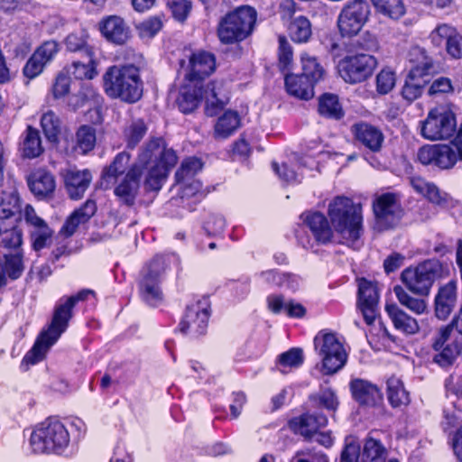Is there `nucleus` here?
<instances>
[{
	"label": "nucleus",
	"instance_id": "f257e3e1",
	"mask_svg": "<svg viewBox=\"0 0 462 462\" xmlns=\"http://www.w3.org/2000/svg\"><path fill=\"white\" fill-rule=\"evenodd\" d=\"M175 151L167 148L163 139L153 138L143 148L137 162L116 187V196L125 205L134 203L143 169H148L144 185L150 190H159L165 181L169 171L177 163Z\"/></svg>",
	"mask_w": 462,
	"mask_h": 462
},
{
	"label": "nucleus",
	"instance_id": "f03ea898",
	"mask_svg": "<svg viewBox=\"0 0 462 462\" xmlns=\"http://www.w3.org/2000/svg\"><path fill=\"white\" fill-rule=\"evenodd\" d=\"M328 215L331 226L341 243L351 247L358 245L363 234V217L360 204L346 197H336L328 205Z\"/></svg>",
	"mask_w": 462,
	"mask_h": 462
},
{
	"label": "nucleus",
	"instance_id": "7ed1b4c3",
	"mask_svg": "<svg viewBox=\"0 0 462 462\" xmlns=\"http://www.w3.org/2000/svg\"><path fill=\"white\" fill-rule=\"evenodd\" d=\"M103 88L111 98L137 102L143 95L139 69L134 65L109 67L103 75Z\"/></svg>",
	"mask_w": 462,
	"mask_h": 462
},
{
	"label": "nucleus",
	"instance_id": "20e7f679",
	"mask_svg": "<svg viewBox=\"0 0 462 462\" xmlns=\"http://www.w3.org/2000/svg\"><path fill=\"white\" fill-rule=\"evenodd\" d=\"M73 308L74 305L66 297L59 300L48 328L40 334L32 348L24 356L27 363L34 365L44 358L49 348L67 329L69 321L72 318Z\"/></svg>",
	"mask_w": 462,
	"mask_h": 462
},
{
	"label": "nucleus",
	"instance_id": "39448f33",
	"mask_svg": "<svg viewBox=\"0 0 462 462\" xmlns=\"http://www.w3.org/2000/svg\"><path fill=\"white\" fill-rule=\"evenodd\" d=\"M69 441L67 428L54 418H48L38 423L29 439L32 452L37 454H60L68 448Z\"/></svg>",
	"mask_w": 462,
	"mask_h": 462
},
{
	"label": "nucleus",
	"instance_id": "423d86ee",
	"mask_svg": "<svg viewBox=\"0 0 462 462\" xmlns=\"http://www.w3.org/2000/svg\"><path fill=\"white\" fill-rule=\"evenodd\" d=\"M257 12L250 5H241L227 13L219 22L217 36L224 44L242 42L252 34Z\"/></svg>",
	"mask_w": 462,
	"mask_h": 462
},
{
	"label": "nucleus",
	"instance_id": "0eeeda50",
	"mask_svg": "<svg viewBox=\"0 0 462 462\" xmlns=\"http://www.w3.org/2000/svg\"><path fill=\"white\" fill-rule=\"evenodd\" d=\"M222 87V82L212 81L207 85L204 90L199 88L193 92H182L178 98L180 110L184 114L191 113L198 107L200 99L205 98L207 115L215 116L217 110L223 108L228 101V97Z\"/></svg>",
	"mask_w": 462,
	"mask_h": 462
},
{
	"label": "nucleus",
	"instance_id": "6e6552de",
	"mask_svg": "<svg viewBox=\"0 0 462 462\" xmlns=\"http://www.w3.org/2000/svg\"><path fill=\"white\" fill-rule=\"evenodd\" d=\"M411 56L414 65L410 69L402 90L403 98L408 101H413L421 95L434 69L433 60L426 54L425 50L419 47L413 48Z\"/></svg>",
	"mask_w": 462,
	"mask_h": 462
},
{
	"label": "nucleus",
	"instance_id": "1a4fd4ad",
	"mask_svg": "<svg viewBox=\"0 0 462 462\" xmlns=\"http://www.w3.org/2000/svg\"><path fill=\"white\" fill-rule=\"evenodd\" d=\"M314 346L321 358L324 374H333L346 365V352L334 333H319L314 338Z\"/></svg>",
	"mask_w": 462,
	"mask_h": 462
},
{
	"label": "nucleus",
	"instance_id": "9d476101",
	"mask_svg": "<svg viewBox=\"0 0 462 462\" xmlns=\"http://www.w3.org/2000/svg\"><path fill=\"white\" fill-rule=\"evenodd\" d=\"M371 7L366 0H350L341 9L337 17V27L341 36L356 35L368 22Z\"/></svg>",
	"mask_w": 462,
	"mask_h": 462
},
{
	"label": "nucleus",
	"instance_id": "9b49d317",
	"mask_svg": "<svg viewBox=\"0 0 462 462\" xmlns=\"http://www.w3.org/2000/svg\"><path fill=\"white\" fill-rule=\"evenodd\" d=\"M456 118L452 111L439 106L431 109L420 122V134L428 140H443L451 137L456 130Z\"/></svg>",
	"mask_w": 462,
	"mask_h": 462
},
{
	"label": "nucleus",
	"instance_id": "f8f14e48",
	"mask_svg": "<svg viewBox=\"0 0 462 462\" xmlns=\"http://www.w3.org/2000/svg\"><path fill=\"white\" fill-rule=\"evenodd\" d=\"M373 211L375 226L379 230L393 228L403 216L400 198L392 192L377 196L373 201Z\"/></svg>",
	"mask_w": 462,
	"mask_h": 462
},
{
	"label": "nucleus",
	"instance_id": "ddd939ff",
	"mask_svg": "<svg viewBox=\"0 0 462 462\" xmlns=\"http://www.w3.org/2000/svg\"><path fill=\"white\" fill-rule=\"evenodd\" d=\"M377 66L376 59L366 53L349 55L338 62L340 77L349 84H356L370 78Z\"/></svg>",
	"mask_w": 462,
	"mask_h": 462
},
{
	"label": "nucleus",
	"instance_id": "4468645a",
	"mask_svg": "<svg viewBox=\"0 0 462 462\" xmlns=\"http://www.w3.org/2000/svg\"><path fill=\"white\" fill-rule=\"evenodd\" d=\"M166 269V258L156 256L143 271L140 293L143 300L150 305H156L162 299L160 282Z\"/></svg>",
	"mask_w": 462,
	"mask_h": 462
},
{
	"label": "nucleus",
	"instance_id": "2eb2a0df",
	"mask_svg": "<svg viewBox=\"0 0 462 462\" xmlns=\"http://www.w3.org/2000/svg\"><path fill=\"white\" fill-rule=\"evenodd\" d=\"M418 160L424 165H434L439 169L452 168L462 161V148L455 143L424 145L417 154Z\"/></svg>",
	"mask_w": 462,
	"mask_h": 462
},
{
	"label": "nucleus",
	"instance_id": "dca6fc26",
	"mask_svg": "<svg viewBox=\"0 0 462 462\" xmlns=\"http://www.w3.org/2000/svg\"><path fill=\"white\" fill-rule=\"evenodd\" d=\"M387 450L374 438L366 439L363 451L360 445L354 439H346L344 449L341 452L340 462H385Z\"/></svg>",
	"mask_w": 462,
	"mask_h": 462
},
{
	"label": "nucleus",
	"instance_id": "f3484780",
	"mask_svg": "<svg viewBox=\"0 0 462 462\" xmlns=\"http://www.w3.org/2000/svg\"><path fill=\"white\" fill-rule=\"evenodd\" d=\"M439 265L430 261L424 262L414 268L405 269L401 279L405 286L418 295H428L437 277Z\"/></svg>",
	"mask_w": 462,
	"mask_h": 462
},
{
	"label": "nucleus",
	"instance_id": "a211bd4d",
	"mask_svg": "<svg viewBox=\"0 0 462 462\" xmlns=\"http://www.w3.org/2000/svg\"><path fill=\"white\" fill-rule=\"evenodd\" d=\"M209 318V303L207 299L189 304L182 320L180 323V330L184 334L192 336L203 335L208 327Z\"/></svg>",
	"mask_w": 462,
	"mask_h": 462
},
{
	"label": "nucleus",
	"instance_id": "6ab92c4d",
	"mask_svg": "<svg viewBox=\"0 0 462 462\" xmlns=\"http://www.w3.org/2000/svg\"><path fill=\"white\" fill-rule=\"evenodd\" d=\"M379 293L375 283L360 279L358 282L357 307L367 325H372L376 318Z\"/></svg>",
	"mask_w": 462,
	"mask_h": 462
},
{
	"label": "nucleus",
	"instance_id": "aec40b11",
	"mask_svg": "<svg viewBox=\"0 0 462 462\" xmlns=\"http://www.w3.org/2000/svg\"><path fill=\"white\" fill-rule=\"evenodd\" d=\"M349 386L353 398L362 406L374 407L383 401L381 390L367 380L353 379Z\"/></svg>",
	"mask_w": 462,
	"mask_h": 462
},
{
	"label": "nucleus",
	"instance_id": "412c9836",
	"mask_svg": "<svg viewBox=\"0 0 462 462\" xmlns=\"http://www.w3.org/2000/svg\"><path fill=\"white\" fill-rule=\"evenodd\" d=\"M216 68L215 56L207 51L193 53L189 59V71L186 79L190 82H198L209 76Z\"/></svg>",
	"mask_w": 462,
	"mask_h": 462
},
{
	"label": "nucleus",
	"instance_id": "4be33fe9",
	"mask_svg": "<svg viewBox=\"0 0 462 462\" xmlns=\"http://www.w3.org/2000/svg\"><path fill=\"white\" fill-rule=\"evenodd\" d=\"M352 133L356 140L371 152H377L381 150L384 136L379 128L360 122L352 126Z\"/></svg>",
	"mask_w": 462,
	"mask_h": 462
},
{
	"label": "nucleus",
	"instance_id": "5701e85b",
	"mask_svg": "<svg viewBox=\"0 0 462 462\" xmlns=\"http://www.w3.org/2000/svg\"><path fill=\"white\" fill-rule=\"evenodd\" d=\"M300 217L318 243L328 244L331 241L333 229L325 215L320 212H306Z\"/></svg>",
	"mask_w": 462,
	"mask_h": 462
},
{
	"label": "nucleus",
	"instance_id": "b1692460",
	"mask_svg": "<svg viewBox=\"0 0 462 462\" xmlns=\"http://www.w3.org/2000/svg\"><path fill=\"white\" fill-rule=\"evenodd\" d=\"M457 302V285L451 281L440 287L435 297V315L440 320L447 319Z\"/></svg>",
	"mask_w": 462,
	"mask_h": 462
},
{
	"label": "nucleus",
	"instance_id": "393cba45",
	"mask_svg": "<svg viewBox=\"0 0 462 462\" xmlns=\"http://www.w3.org/2000/svg\"><path fill=\"white\" fill-rule=\"evenodd\" d=\"M328 419L322 414H303L290 421L291 429L306 439H312L319 428L325 427Z\"/></svg>",
	"mask_w": 462,
	"mask_h": 462
},
{
	"label": "nucleus",
	"instance_id": "a878e982",
	"mask_svg": "<svg viewBox=\"0 0 462 462\" xmlns=\"http://www.w3.org/2000/svg\"><path fill=\"white\" fill-rule=\"evenodd\" d=\"M103 36L116 44H124L129 38L130 32L124 20L116 15L103 20L100 24Z\"/></svg>",
	"mask_w": 462,
	"mask_h": 462
},
{
	"label": "nucleus",
	"instance_id": "bb28decb",
	"mask_svg": "<svg viewBox=\"0 0 462 462\" xmlns=\"http://www.w3.org/2000/svg\"><path fill=\"white\" fill-rule=\"evenodd\" d=\"M92 180L88 170H69L65 175V185L72 199H79L84 195Z\"/></svg>",
	"mask_w": 462,
	"mask_h": 462
},
{
	"label": "nucleus",
	"instance_id": "cd10ccee",
	"mask_svg": "<svg viewBox=\"0 0 462 462\" xmlns=\"http://www.w3.org/2000/svg\"><path fill=\"white\" fill-rule=\"evenodd\" d=\"M97 205L92 199H88L84 205L76 209L66 220L60 229L65 236H71L80 224L87 223L96 213Z\"/></svg>",
	"mask_w": 462,
	"mask_h": 462
},
{
	"label": "nucleus",
	"instance_id": "c85d7f7f",
	"mask_svg": "<svg viewBox=\"0 0 462 462\" xmlns=\"http://www.w3.org/2000/svg\"><path fill=\"white\" fill-rule=\"evenodd\" d=\"M394 328L404 335H414L419 332L420 326L416 319L408 315L395 304L385 306Z\"/></svg>",
	"mask_w": 462,
	"mask_h": 462
},
{
	"label": "nucleus",
	"instance_id": "c756f323",
	"mask_svg": "<svg viewBox=\"0 0 462 462\" xmlns=\"http://www.w3.org/2000/svg\"><path fill=\"white\" fill-rule=\"evenodd\" d=\"M28 185L31 191L41 199L51 195L56 186L53 175L42 169L33 171L29 176Z\"/></svg>",
	"mask_w": 462,
	"mask_h": 462
},
{
	"label": "nucleus",
	"instance_id": "7c9ffc66",
	"mask_svg": "<svg viewBox=\"0 0 462 462\" xmlns=\"http://www.w3.org/2000/svg\"><path fill=\"white\" fill-rule=\"evenodd\" d=\"M287 92L300 99H310L314 96L315 82L305 76L289 74L285 76Z\"/></svg>",
	"mask_w": 462,
	"mask_h": 462
},
{
	"label": "nucleus",
	"instance_id": "2f4dec72",
	"mask_svg": "<svg viewBox=\"0 0 462 462\" xmlns=\"http://www.w3.org/2000/svg\"><path fill=\"white\" fill-rule=\"evenodd\" d=\"M21 213V201L15 191L0 193V225H7L16 220Z\"/></svg>",
	"mask_w": 462,
	"mask_h": 462
},
{
	"label": "nucleus",
	"instance_id": "473e14b6",
	"mask_svg": "<svg viewBox=\"0 0 462 462\" xmlns=\"http://www.w3.org/2000/svg\"><path fill=\"white\" fill-rule=\"evenodd\" d=\"M130 161V156L126 152L118 153L113 162L102 172L101 186L107 189L114 185L117 178L125 172Z\"/></svg>",
	"mask_w": 462,
	"mask_h": 462
},
{
	"label": "nucleus",
	"instance_id": "72a5a7b5",
	"mask_svg": "<svg viewBox=\"0 0 462 462\" xmlns=\"http://www.w3.org/2000/svg\"><path fill=\"white\" fill-rule=\"evenodd\" d=\"M306 165L304 158H297L294 156L288 162H283L281 166L273 162V169L279 178L288 183H296L300 181L301 172L299 170L301 166Z\"/></svg>",
	"mask_w": 462,
	"mask_h": 462
},
{
	"label": "nucleus",
	"instance_id": "f704fd0d",
	"mask_svg": "<svg viewBox=\"0 0 462 462\" xmlns=\"http://www.w3.org/2000/svg\"><path fill=\"white\" fill-rule=\"evenodd\" d=\"M23 233L15 222L0 225V247L10 251H21Z\"/></svg>",
	"mask_w": 462,
	"mask_h": 462
},
{
	"label": "nucleus",
	"instance_id": "c9c22d12",
	"mask_svg": "<svg viewBox=\"0 0 462 462\" xmlns=\"http://www.w3.org/2000/svg\"><path fill=\"white\" fill-rule=\"evenodd\" d=\"M318 111L324 117L339 120L344 116V110L338 97L325 93L319 97Z\"/></svg>",
	"mask_w": 462,
	"mask_h": 462
},
{
	"label": "nucleus",
	"instance_id": "e433bc0d",
	"mask_svg": "<svg viewBox=\"0 0 462 462\" xmlns=\"http://www.w3.org/2000/svg\"><path fill=\"white\" fill-rule=\"evenodd\" d=\"M240 122L241 118L236 111H226L215 125V135L218 138H227L240 126Z\"/></svg>",
	"mask_w": 462,
	"mask_h": 462
},
{
	"label": "nucleus",
	"instance_id": "4c0bfd02",
	"mask_svg": "<svg viewBox=\"0 0 462 462\" xmlns=\"http://www.w3.org/2000/svg\"><path fill=\"white\" fill-rule=\"evenodd\" d=\"M411 184L418 193L423 195L434 204L441 205L447 201L446 193L441 192L435 184L428 182L422 178H412Z\"/></svg>",
	"mask_w": 462,
	"mask_h": 462
},
{
	"label": "nucleus",
	"instance_id": "58836bf2",
	"mask_svg": "<svg viewBox=\"0 0 462 462\" xmlns=\"http://www.w3.org/2000/svg\"><path fill=\"white\" fill-rule=\"evenodd\" d=\"M96 141V129L91 125H83L76 132L74 150L86 154L94 149Z\"/></svg>",
	"mask_w": 462,
	"mask_h": 462
},
{
	"label": "nucleus",
	"instance_id": "ea45409f",
	"mask_svg": "<svg viewBox=\"0 0 462 462\" xmlns=\"http://www.w3.org/2000/svg\"><path fill=\"white\" fill-rule=\"evenodd\" d=\"M42 152L43 148L39 131L32 126H28L22 144L23 155L32 159L40 156Z\"/></svg>",
	"mask_w": 462,
	"mask_h": 462
},
{
	"label": "nucleus",
	"instance_id": "a19ab883",
	"mask_svg": "<svg viewBox=\"0 0 462 462\" xmlns=\"http://www.w3.org/2000/svg\"><path fill=\"white\" fill-rule=\"evenodd\" d=\"M387 395L389 402L394 408L410 402L409 393L404 389L402 382L394 376L387 380Z\"/></svg>",
	"mask_w": 462,
	"mask_h": 462
},
{
	"label": "nucleus",
	"instance_id": "79ce46f5",
	"mask_svg": "<svg viewBox=\"0 0 462 462\" xmlns=\"http://www.w3.org/2000/svg\"><path fill=\"white\" fill-rule=\"evenodd\" d=\"M41 125L46 139L51 143H58L61 132V123L59 116L49 110L42 116Z\"/></svg>",
	"mask_w": 462,
	"mask_h": 462
},
{
	"label": "nucleus",
	"instance_id": "37998d69",
	"mask_svg": "<svg viewBox=\"0 0 462 462\" xmlns=\"http://www.w3.org/2000/svg\"><path fill=\"white\" fill-rule=\"evenodd\" d=\"M289 32L293 42H307L312 34L311 23L307 17L303 15L297 16L291 21Z\"/></svg>",
	"mask_w": 462,
	"mask_h": 462
},
{
	"label": "nucleus",
	"instance_id": "c03bdc74",
	"mask_svg": "<svg viewBox=\"0 0 462 462\" xmlns=\"http://www.w3.org/2000/svg\"><path fill=\"white\" fill-rule=\"evenodd\" d=\"M376 11L393 20H398L406 13L402 0H371Z\"/></svg>",
	"mask_w": 462,
	"mask_h": 462
},
{
	"label": "nucleus",
	"instance_id": "a18cd8bd",
	"mask_svg": "<svg viewBox=\"0 0 462 462\" xmlns=\"http://www.w3.org/2000/svg\"><path fill=\"white\" fill-rule=\"evenodd\" d=\"M310 404L315 408H324L334 411L338 406L337 397L329 387H321L318 393L310 396Z\"/></svg>",
	"mask_w": 462,
	"mask_h": 462
},
{
	"label": "nucleus",
	"instance_id": "49530a36",
	"mask_svg": "<svg viewBox=\"0 0 462 462\" xmlns=\"http://www.w3.org/2000/svg\"><path fill=\"white\" fill-rule=\"evenodd\" d=\"M303 360V351L300 348L293 347L279 355L276 366L281 373L286 374L289 372L288 369L300 366Z\"/></svg>",
	"mask_w": 462,
	"mask_h": 462
},
{
	"label": "nucleus",
	"instance_id": "de8ad7c7",
	"mask_svg": "<svg viewBox=\"0 0 462 462\" xmlns=\"http://www.w3.org/2000/svg\"><path fill=\"white\" fill-rule=\"evenodd\" d=\"M203 167L202 162L197 157H189L183 160L180 167L175 173L177 183H184L192 180L193 177L201 171Z\"/></svg>",
	"mask_w": 462,
	"mask_h": 462
},
{
	"label": "nucleus",
	"instance_id": "09e8293b",
	"mask_svg": "<svg viewBox=\"0 0 462 462\" xmlns=\"http://www.w3.org/2000/svg\"><path fill=\"white\" fill-rule=\"evenodd\" d=\"M393 292L399 302L417 315L423 314L427 310V303L422 299L411 296L402 286H395Z\"/></svg>",
	"mask_w": 462,
	"mask_h": 462
},
{
	"label": "nucleus",
	"instance_id": "8fccbe9b",
	"mask_svg": "<svg viewBox=\"0 0 462 462\" xmlns=\"http://www.w3.org/2000/svg\"><path fill=\"white\" fill-rule=\"evenodd\" d=\"M88 60L73 61L68 69V73L72 75L77 79H92L97 74L96 68L92 57L89 55L90 52L87 50Z\"/></svg>",
	"mask_w": 462,
	"mask_h": 462
},
{
	"label": "nucleus",
	"instance_id": "3c124183",
	"mask_svg": "<svg viewBox=\"0 0 462 462\" xmlns=\"http://www.w3.org/2000/svg\"><path fill=\"white\" fill-rule=\"evenodd\" d=\"M300 60L303 71L301 74L302 76H305L315 83L322 79L325 70L316 57L308 53H302Z\"/></svg>",
	"mask_w": 462,
	"mask_h": 462
},
{
	"label": "nucleus",
	"instance_id": "603ef678",
	"mask_svg": "<svg viewBox=\"0 0 462 462\" xmlns=\"http://www.w3.org/2000/svg\"><path fill=\"white\" fill-rule=\"evenodd\" d=\"M3 265L7 277L12 280L18 279L23 271L22 250L5 254V263Z\"/></svg>",
	"mask_w": 462,
	"mask_h": 462
},
{
	"label": "nucleus",
	"instance_id": "864d4df0",
	"mask_svg": "<svg viewBox=\"0 0 462 462\" xmlns=\"http://www.w3.org/2000/svg\"><path fill=\"white\" fill-rule=\"evenodd\" d=\"M29 232L32 239V245L35 251H40L46 247L50 244L53 234L52 230L47 224L34 229H30Z\"/></svg>",
	"mask_w": 462,
	"mask_h": 462
},
{
	"label": "nucleus",
	"instance_id": "5fc2aeb1",
	"mask_svg": "<svg viewBox=\"0 0 462 462\" xmlns=\"http://www.w3.org/2000/svg\"><path fill=\"white\" fill-rule=\"evenodd\" d=\"M147 127L141 119L134 121L125 132L127 147L134 148L146 134Z\"/></svg>",
	"mask_w": 462,
	"mask_h": 462
},
{
	"label": "nucleus",
	"instance_id": "6e6d98bb",
	"mask_svg": "<svg viewBox=\"0 0 462 462\" xmlns=\"http://www.w3.org/2000/svg\"><path fill=\"white\" fill-rule=\"evenodd\" d=\"M461 346L457 342L447 344L440 353L435 356L434 361L441 366L450 365L460 354Z\"/></svg>",
	"mask_w": 462,
	"mask_h": 462
},
{
	"label": "nucleus",
	"instance_id": "4d7b16f0",
	"mask_svg": "<svg viewBox=\"0 0 462 462\" xmlns=\"http://www.w3.org/2000/svg\"><path fill=\"white\" fill-rule=\"evenodd\" d=\"M457 32V30L447 24H439L435 30H433L430 35L431 42L435 46H441L443 44L447 45L448 43V41L451 40V37H453Z\"/></svg>",
	"mask_w": 462,
	"mask_h": 462
},
{
	"label": "nucleus",
	"instance_id": "13d9d810",
	"mask_svg": "<svg viewBox=\"0 0 462 462\" xmlns=\"http://www.w3.org/2000/svg\"><path fill=\"white\" fill-rule=\"evenodd\" d=\"M59 51V44L55 41L44 42L33 52L36 58L42 61L45 65L51 62Z\"/></svg>",
	"mask_w": 462,
	"mask_h": 462
},
{
	"label": "nucleus",
	"instance_id": "bf43d9fd",
	"mask_svg": "<svg viewBox=\"0 0 462 462\" xmlns=\"http://www.w3.org/2000/svg\"><path fill=\"white\" fill-rule=\"evenodd\" d=\"M395 85V74L388 69H382L376 77V89L380 94L389 93Z\"/></svg>",
	"mask_w": 462,
	"mask_h": 462
},
{
	"label": "nucleus",
	"instance_id": "052dcab7",
	"mask_svg": "<svg viewBox=\"0 0 462 462\" xmlns=\"http://www.w3.org/2000/svg\"><path fill=\"white\" fill-rule=\"evenodd\" d=\"M226 220L220 214H209L205 220L203 227L209 236H217L223 232Z\"/></svg>",
	"mask_w": 462,
	"mask_h": 462
},
{
	"label": "nucleus",
	"instance_id": "680f3d73",
	"mask_svg": "<svg viewBox=\"0 0 462 462\" xmlns=\"http://www.w3.org/2000/svg\"><path fill=\"white\" fill-rule=\"evenodd\" d=\"M292 62V50L284 37H279V66L282 71L288 70Z\"/></svg>",
	"mask_w": 462,
	"mask_h": 462
},
{
	"label": "nucleus",
	"instance_id": "e2e57ef3",
	"mask_svg": "<svg viewBox=\"0 0 462 462\" xmlns=\"http://www.w3.org/2000/svg\"><path fill=\"white\" fill-rule=\"evenodd\" d=\"M168 5L173 17L180 22L187 18L191 9V4L187 0H172L168 3Z\"/></svg>",
	"mask_w": 462,
	"mask_h": 462
},
{
	"label": "nucleus",
	"instance_id": "0e129e2a",
	"mask_svg": "<svg viewBox=\"0 0 462 462\" xmlns=\"http://www.w3.org/2000/svg\"><path fill=\"white\" fill-rule=\"evenodd\" d=\"M45 66L46 65L38 58H36L33 53L23 67V75L27 79H32L38 77L43 71Z\"/></svg>",
	"mask_w": 462,
	"mask_h": 462
},
{
	"label": "nucleus",
	"instance_id": "69168bd1",
	"mask_svg": "<svg viewBox=\"0 0 462 462\" xmlns=\"http://www.w3.org/2000/svg\"><path fill=\"white\" fill-rule=\"evenodd\" d=\"M66 47L70 51H78L87 47V35L84 32H73L66 38Z\"/></svg>",
	"mask_w": 462,
	"mask_h": 462
},
{
	"label": "nucleus",
	"instance_id": "338daca9",
	"mask_svg": "<svg viewBox=\"0 0 462 462\" xmlns=\"http://www.w3.org/2000/svg\"><path fill=\"white\" fill-rule=\"evenodd\" d=\"M162 27V21L157 17L149 18L140 23V32L144 37L154 36Z\"/></svg>",
	"mask_w": 462,
	"mask_h": 462
},
{
	"label": "nucleus",
	"instance_id": "774afa93",
	"mask_svg": "<svg viewBox=\"0 0 462 462\" xmlns=\"http://www.w3.org/2000/svg\"><path fill=\"white\" fill-rule=\"evenodd\" d=\"M448 397L454 395L462 400V375H450L445 382Z\"/></svg>",
	"mask_w": 462,
	"mask_h": 462
}]
</instances>
